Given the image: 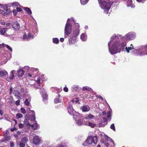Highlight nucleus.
Instances as JSON below:
<instances>
[{"mask_svg":"<svg viewBox=\"0 0 147 147\" xmlns=\"http://www.w3.org/2000/svg\"><path fill=\"white\" fill-rule=\"evenodd\" d=\"M4 135L5 136H7L9 134V131L7 130H6L4 132Z\"/></svg>","mask_w":147,"mask_h":147,"instance_id":"09e8293b","label":"nucleus"},{"mask_svg":"<svg viewBox=\"0 0 147 147\" xmlns=\"http://www.w3.org/2000/svg\"><path fill=\"white\" fill-rule=\"evenodd\" d=\"M10 11H7L5 12L2 10H0V13L5 17H7L10 14Z\"/></svg>","mask_w":147,"mask_h":147,"instance_id":"dca6fc26","label":"nucleus"},{"mask_svg":"<svg viewBox=\"0 0 147 147\" xmlns=\"http://www.w3.org/2000/svg\"><path fill=\"white\" fill-rule=\"evenodd\" d=\"M29 116L28 115H26L25 116V120H24V123L26 125H30V123H26V121L29 119Z\"/></svg>","mask_w":147,"mask_h":147,"instance_id":"393cba45","label":"nucleus"},{"mask_svg":"<svg viewBox=\"0 0 147 147\" xmlns=\"http://www.w3.org/2000/svg\"><path fill=\"white\" fill-rule=\"evenodd\" d=\"M16 10L17 11V12H20V11L22 10V9L20 8L17 7L16 8Z\"/></svg>","mask_w":147,"mask_h":147,"instance_id":"bf43d9fd","label":"nucleus"},{"mask_svg":"<svg viewBox=\"0 0 147 147\" xmlns=\"http://www.w3.org/2000/svg\"><path fill=\"white\" fill-rule=\"evenodd\" d=\"M23 116V115L21 113H18L16 114V118L17 119H19L21 118Z\"/></svg>","mask_w":147,"mask_h":147,"instance_id":"f704fd0d","label":"nucleus"},{"mask_svg":"<svg viewBox=\"0 0 147 147\" xmlns=\"http://www.w3.org/2000/svg\"><path fill=\"white\" fill-rule=\"evenodd\" d=\"M31 126L32 128L34 130L37 129L38 127V125L37 123V122L36 121H34V123L33 125H29Z\"/></svg>","mask_w":147,"mask_h":147,"instance_id":"412c9836","label":"nucleus"},{"mask_svg":"<svg viewBox=\"0 0 147 147\" xmlns=\"http://www.w3.org/2000/svg\"><path fill=\"white\" fill-rule=\"evenodd\" d=\"M20 91L21 93H22V94H24L27 93L26 90L24 89V88H22L20 89Z\"/></svg>","mask_w":147,"mask_h":147,"instance_id":"e433bc0d","label":"nucleus"},{"mask_svg":"<svg viewBox=\"0 0 147 147\" xmlns=\"http://www.w3.org/2000/svg\"><path fill=\"white\" fill-rule=\"evenodd\" d=\"M28 76L30 77L34 78L35 77V76H32V75L30 73H28Z\"/></svg>","mask_w":147,"mask_h":147,"instance_id":"e2e57ef3","label":"nucleus"},{"mask_svg":"<svg viewBox=\"0 0 147 147\" xmlns=\"http://www.w3.org/2000/svg\"><path fill=\"white\" fill-rule=\"evenodd\" d=\"M33 38V36L30 33L28 34L27 36L26 34H24L23 37V40L25 41L29 40L30 39Z\"/></svg>","mask_w":147,"mask_h":147,"instance_id":"9b49d317","label":"nucleus"},{"mask_svg":"<svg viewBox=\"0 0 147 147\" xmlns=\"http://www.w3.org/2000/svg\"><path fill=\"white\" fill-rule=\"evenodd\" d=\"M72 88H73L74 90H76L78 88V87L77 85H74L73 86Z\"/></svg>","mask_w":147,"mask_h":147,"instance_id":"de8ad7c7","label":"nucleus"},{"mask_svg":"<svg viewBox=\"0 0 147 147\" xmlns=\"http://www.w3.org/2000/svg\"><path fill=\"white\" fill-rule=\"evenodd\" d=\"M110 128L114 131H115V128L114 124H112L111 125Z\"/></svg>","mask_w":147,"mask_h":147,"instance_id":"c03bdc74","label":"nucleus"},{"mask_svg":"<svg viewBox=\"0 0 147 147\" xmlns=\"http://www.w3.org/2000/svg\"><path fill=\"white\" fill-rule=\"evenodd\" d=\"M85 124L86 125H88L92 127H94L96 125L94 123H93L90 122H88L87 121Z\"/></svg>","mask_w":147,"mask_h":147,"instance_id":"cd10ccee","label":"nucleus"},{"mask_svg":"<svg viewBox=\"0 0 147 147\" xmlns=\"http://www.w3.org/2000/svg\"><path fill=\"white\" fill-rule=\"evenodd\" d=\"M69 106L67 108L68 111L70 115H75V114H74V113L75 112V111L73 108L72 106V104H71V102H69Z\"/></svg>","mask_w":147,"mask_h":147,"instance_id":"1a4fd4ad","label":"nucleus"},{"mask_svg":"<svg viewBox=\"0 0 147 147\" xmlns=\"http://www.w3.org/2000/svg\"><path fill=\"white\" fill-rule=\"evenodd\" d=\"M20 110L21 112L22 113L25 114L26 113V111L24 108H21Z\"/></svg>","mask_w":147,"mask_h":147,"instance_id":"37998d69","label":"nucleus"},{"mask_svg":"<svg viewBox=\"0 0 147 147\" xmlns=\"http://www.w3.org/2000/svg\"><path fill=\"white\" fill-rule=\"evenodd\" d=\"M16 71L15 70H12L10 72L9 77H7V80L10 81L13 80L14 77V75L16 73Z\"/></svg>","mask_w":147,"mask_h":147,"instance_id":"ddd939ff","label":"nucleus"},{"mask_svg":"<svg viewBox=\"0 0 147 147\" xmlns=\"http://www.w3.org/2000/svg\"><path fill=\"white\" fill-rule=\"evenodd\" d=\"M6 47L11 52L12 51V49L9 46L7 45H6Z\"/></svg>","mask_w":147,"mask_h":147,"instance_id":"a18cd8bd","label":"nucleus"},{"mask_svg":"<svg viewBox=\"0 0 147 147\" xmlns=\"http://www.w3.org/2000/svg\"><path fill=\"white\" fill-rule=\"evenodd\" d=\"M20 100H18L17 101H16V105H17V106H18L19 105L20 103Z\"/></svg>","mask_w":147,"mask_h":147,"instance_id":"3c124183","label":"nucleus"},{"mask_svg":"<svg viewBox=\"0 0 147 147\" xmlns=\"http://www.w3.org/2000/svg\"><path fill=\"white\" fill-rule=\"evenodd\" d=\"M13 92L14 95L17 97H18L20 95V93L18 91L16 90V88L13 90Z\"/></svg>","mask_w":147,"mask_h":147,"instance_id":"a878e982","label":"nucleus"},{"mask_svg":"<svg viewBox=\"0 0 147 147\" xmlns=\"http://www.w3.org/2000/svg\"><path fill=\"white\" fill-rule=\"evenodd\" d=\"M81 3L82 5H85L88 2L89 0H80Z\"/></svg>","mask_w":147,"mask_h":147,"instance_id":"2f4dec72","label":"nucleus"},{"mask_svg":"<svg viewBox=\"0 0 147 147\" xmlns=\"http://www.w3.org/2000/svg\"><path fill=\"white\" fill-rule=\"evenodd\" d=\"M3 114V111L1 110H0V115H2Z\"/></svg>","mask_w":147,"mask_h":147,"instance_id":"338daca9","label":"nucleus"},{"mask_svg":"<svg viewBox=\"0 0 147 147\" xmlns=\"http://www.w3.org/2000/svg\"><path fill=\"white\" fill-rule=\"evenodd\" d=\"M12 26L16 30H19L20 28L19 24L16 21L13 23Z\"/></svg>","mask_w":147,"mask_h":147,"instance_id":"2eb2a0df","label":"nucleus"},{"mask_svg":"<svg viewBox=\"0 0 147 147\" xmlns=\"http://www.w3.org/2000/svg\"><path fill=\"white\" fill-rule=\"evenodd\" d=\"M19 146L20 147H24L25 146V144L21 141L19 143Z\"/></svg>","mask_w":147,"mask_h":147,"instance_id":"58836bf2","label":"nucleus"},{"mask_svg":"<svg viewBox=\"0 0 147 147\" xmlns=\"http://www.w3.org/2000/svg\"><path fill=\"white\" fill-rule=\"evenodd\" d=\"M37 84L39 85H40V79H38L37 80Z\"/></svg>","mask_w":147,"mask_h":147,"instance_id":"4d7b16f0","label":"nucleus"},{"mask_svg":"<svg viewBox=\"0 0 147 147\" xmlns=\"http://www.w3.org/2000/svg\"><path fill=\"white\" fill-rule=\"evenodd\" d=\"M13 14L15 15H16L17 14L18 12L16 10L14 9L13 10Z\"/></svg>","mask_w":147,"mask_h":147,"instance_id":"680f3d73","label":"nucleus"},{"mask_svg":"<svg viewBox=\"0 0 147 147\" xmlns=\"http://www.w3.org/2000/svg\"><path fill=\"white\" fill-rule=\"evenodd\" d=\"M12 5L18 6L19 5V3L18 2H13L11 3Z\"/></svg>","mask_w":147,"mask_h":147,"instance_id":"8fccbe9b","label":"nucleus"},{"mask_svg":"<svg viewBox=\"0 0 147 147\" xmlns=\"http://www.w3.org/2000/svg\"><path fill=\"white\" fill-rule=\"evenodd\" d=\"M81 109L83 112L88 111L90 109L89 107L87 105H84L81 107Z\"/></svg>","mask_w":147,"mask_h":147,"instance_id":"f3484780","label":"nucleus"},{"mask_svg":"<svg viewBox=\"0 0 147 147\" xmlns=\"http://www.w3.org/2000/svg\"><path fill=\"white\" fill-rule=\"evenodd\" d=\"M14 146V143L12 142H10V147H13Z\"/></svg>","mask_w":147,"mask_h":147,"instance_id":"13d9d810","label":"nucleus"},{"mask_svg":"<svg viewBox=\"0 0 147 147\" xmlns=\"http://www.w3.org/2000/svg\"><path fill=\"white\" fill-rule=\"evenodd\" d=\"M60 40L61 42H63L64 40V39L62 38H61Z\"/></svg>","mask_w":147,"mask_h":147,"instance_id":"69168bd1","label":"nucleus"},{"mask_svg":"<svg viewBox=\"0 0 147 147\" xmlns=\"http://www.w3.org/2000/svg\"><path fill=\"white\" fill-rule=\"evenodd\" d=\"M76 100V98L73 99L71 102H71V104H72V103L74 102H75V100Z\"/></svg>","mask_w":147,"mask_h":147,"instance_id":"0e129e2a","label":"nucleus"},{"mask_svg":"<svg viewBox=\"0 0 147 147\" xmlns=\"http://www.w3.org/2000/svg\"><path fill=\"white\" fill-rule=\"evenodd\" d=\"M125 49L127 51V53H129V50H131L132 49H134V47L132 45V44H131L130 45V47H126L125 48Z\"/></svg>","mask_w":147,"mask_h":147,"instance_id":"4be33fe9","label":"nucleus"},{"mask_svg":"<svg viewBox=\"0 0 147 147\" xmlns=\"http://www.w3.org/2000/svg\"><path fill=\"white\" fill-rule=\"evenodd\" d=\"M44 75H43V74L41 76V77L40 78L42 80V81H44L45 80V78H44Z\"/></svg>","mask_w":147,"mask_h":147,"instance_id":"864d4df0","label":"nucleus"},{"mask_svg":"<svg viewBox=\"0 0 147 147\" xmlns=\"http://www.w3.org/2000/svg\"><path fill=\"white\" fill-rule=\"evenodd\" d=\"M105 138L107 140V141H110L111 143H112L113 144H114V142L113 140H112L110 138H109L107 136L105 135Z\"/></svg>","mask_w":147,"mask_h":147,"instance_id":"72a5a7b5","label":"nucleus"},{"mask_svg":"<svg viewBox=\"0 0 147 147\" xmlns=\"http://www.w3.org/2000/svg\"><path fill=\"white\" fill-rule=\"evenodd\" d=\"M110 113L111 115V112L110 111H109L107 113H106V111H104L102 112V114L103 115H105V117L106 119H108V117L107 116V114Z\"/></svg>","mask_w":147,"mask_h":147,"instance_id":"b1692460","label":"nucleus"},{"mask_svg":"<svg viewBox=\"0 0 147 147\" xmlns=\"http://www.w3.org/2000/svg\"><path fill=\"white\" fill-rule=\"evenodd\" d=\"M75 30L74 32H76L77 31H78V34H79V25L78 24L76 23L75 24Z\"/></svg>","mask_w":147,"mask_h":147,"instance_id":"bb28decb","label":"nucleus"},{"mask_svg":"<svg viewBox=\"0 0 147 147\" xmlns=\"http://www.w3.org/2000/svg\"><path fill=\"white\" fill-rule=\"evenodd\" d=\"M97 142V138L96 136H95L92 137L91 136H88L86 140V141L85 143L83 144L84 145H86L85 144L86 143L88 144H91L92 143H94L95 144Z\"/></svg>","mask_w":147,"mask_h":147,"instance_id":"39448f33","label":"nucleus"},{"mask_svg":"<svg viewBox=\"0 0 147 147\" xmlns=\"http://www.w3.org/2000/svg\"><path fill=\"white\" fill-rule=\"evenodd\" d=\"M136 37V34L134 32H129L125 36V38L119 35H114L111 38L110 41L108 43L109 49L110 53L112 55L119 52L126 46V43L125 40H131Z\"/></svg>","mask_w":147,"mask_h":147,"instance_id":"f257e3e1","label":"nucleus"},{"mask_svg":"<svg viewBox=\"0 0 147 147\" xmlns=\"http://www.w3.org/2000/svg\"><path fill=\"white\" fill-rule=\"evenodd\" d=\"M90 89V88L87 86H84L83 88V90H89Z\"/></svg>","mask_w":147,"mask_h":147,"instance_id":"79ce46f5","label":"nucleus"},{"mask_svg":"<svg viewBox=\"0 0 147 147\" xmlns=\"http://www.w3.org/2000/svg\"><path fill=\"white\" fill-rule=\"evenodd\" d=\"M40 142V140L38 136H35L33 138L32 142L35 145L39 144Z\"/></svg>","mask_w":147,"mask_h":147,"instance_id":"f8f14e48","label":"nucleus"},{"mask_svg":"<svg viewBox=\"0 0 147 147\" xmlns=\"http://www.w3.org/2000/svg\"><path fill=\"white\" fill-rule=\"evenodd\" d=\"M6 45L3 43L2 44L0 45V47L1 48H2L3 47H6Z\"/></svg>","mask_w":147,"mask_h":147,"instance_id":"603ef678","label":"nucleus"},{"mask_svg":"<svg viewBox=\"0 0 147 147\" xmlns=\"http://www.w3.org/2000/svg\"><path fill=\"white\" fill-rule=\"evenodd\" d=\"M96 96L98 97L99 98H101L102 100H103V99L102 97L99 95H96Z\"/></svg>","mask_w":147,"mask_h":147,"instance_id":"052dcab7","label":"nucleus"},{"mask_svg":"<svg viewBox=\"0 0 147 147\" xmlns=\"http://www.w3.org/2000/svg\"><path fill=\"white\" fill-rule=\"evenodd\" d=\"M21 141L26 144L28 142V138L25 137L22 138Z\"/></svg>","mask_w":147,"mask_h":147,"instance_id":"c756f323","label":"nucleus"},{"mask_svg":"<svg viewBox=\"0 0 147 147\" xmlns=\"http://www.w3.org/2000/svg\"><path fill=\"white\" fill-rule=\"evenodd\" d=\"M98 3L101 8L107 14L111 7V3L109 0H98Z\"/></svg>","mask_w":147,"mask_h":147,"instance_id":"f03ea898","label":"nucleus"},{"mask_svg":"<svg viewBox=\"0 0 147 147\" xmlns=\"http://www.w3.org/2000/svg\"><path fill=\"white\" fill-rule=\"evenodd\" d=\"M5 136V137L4 138V140H3L2 142L8 141L10 140V137L9 136Z\"/></svg>","mask_w":147,"mask_h":147,"instance_id":"ea45409f","label":"nucleus"},{"mask_svg":"<svg viewBox=\"0 0 147 147\" xmlns=\"http://www.w3.org/2000/svg\"><path fill=\"white\" fill-rule=\"evenodd\" d=\"M77 32V31L75 33L74 32L72 35H71L70 36V37L69 40L70 44H73L76 42V37L78 34Z\"/></svg>","mask_w":147,"mask_h":147,"instance_id":"6e6552de","label":"nucleus"},{"mask_svg":"<svg viewBox=\"0 0 147 147\" xmlns=\"http://www.w3.org/2000/svg\"><path fill=\"white\" fill-rule=\"evenodd\" d=\"M24 69H30L31 71L32 72L33 74H34L36 75V74H37L39 71V70L37 68H31V69L28 66H25Z\"/></svg>","mask_w":147,"mask_h":147,"instance_id":"4468645a","label":"nucleus"},{"mask_svg":"<svg viewBox=\"0 0 147 147\" xmlns=\"http://www.w3.org/2000/svg\"><path fill=\"white\" fill-rule=\"evenodd\" d=\"M136 51L137 55H147V46H142Z\"/></svg>","mask_w":147,"mask_h":147,"instance_id":"423d86ee","label":"nucleus"},{"mask_svg":"<svg viewBox=\"0 0 147 147\" xmlns=\"http://www.w3.org/2000/svg\"><path fill=\"white\" fill-rule=\"evenodd\" d=\"M24 10L27 12L29 14H31L32 13V12L30 10L28 7H24Z\"/></svg>","mask_w":147,"mask_h":147,"instance_id":"c9c22d12","label":"nucleus"},{"mask_svg":"<svg viewBox=\"0 0 147 147\" xmlns=\"http://www.w3.org/2000/svg\"><path fill=\"white\" fill-rule=\"evenodd\" d=\"M42 96L43 98V100L45 102H46L48 100V95L46 92H45L44 94H42Z\"/></svg>","mask_w":147,"mask_h":147,"instance_id":"aec40b11","label":"nucleus"},{"mask_svg":"<svg viewBox=\"0 0 147 147\" xmlns=\"http://www.w3.org/2000/svg\"><path fill=\"white\" fill-rule=\"evenodd\" d=\"M54 101L55 103H57L60 102H61V100L59 98H56L55 99Z\"/></svg>","mask_w":147,"mask_h":147,"instance_id":"a19ab883","label":"nucleus"},{"mask_svg":"<svg viewBox=\"0 0 147 147\" xmlns=\"http://www.w3.org/2000/svg\"><path fill=\"white\" fill-rule=\"evenodd\" d=\"M63 90L66 92H67L68 91V88L66 87H65L63 88Z\"/></svg>","mask_w":147,"mask_h":147,"instance_id":"5fc2aeb1","label":"nucleus"},{"mask_svg":"<svg viewBox=\"0 0 147 147\" xmlns=\"http://www.w3.org/2000/svg\"><path fill=\"white\" fill-rule=\"evenodd\" d=\"M107 116L108 117V119H106L105 117L102 118V121L100 123L99 126L100 127H104V126L107 124V121H110L111 119V115L109 113L107 114Z\"/></svg>","mask_w":147,"mask_h":147,"instance_id":"0eeeda50","label":"nucleus"},{"mask_svg":"<svg viewBox=\"0 0 147 147\" xmlns=\"http://www.w3.org/2000/svg\"><path fill=\"white\" fill-rule=\"evenodd\" d=\"M18 76L19 77H22L24 75L25 71L23 69H20L18 71Z\"/></svg>","mask_w":147,"mask_h":147,"instance_id":"a211bd4d","label":"nucleus"},{"mask_svg":"<svg viewBox=\"0 0 147 147\" xmlns=\"http://www.w3.org/2000/svg\"><path fill=\"white\" fill-rule=\"evenodd\" d=\"M24 125L22 123H20L19 124V127L20 128H22L23 127Z\"/></svg>","mask_w":147,"mask_h":147,"instance_id":"6e6d98bb","label":"nucleus"},{"mask_svg":"<svg viewBox=\"0 0 147 147\" xmlns=\"http://www.w3.org/2000/svg\"><path fill=\"white\" fill-rule=\"evenodd\" d=\"M79 101L78 99V98H76V100H75V103H77Z\"/></svg>","mask_w":147,"mask_h":147,"instance_id":"774afa93","label":"nucleus"},{"mask_svg":"<svg viewBox=\"0 0 147 147\" xmlns=\"http://www.w3.org/2000/svg\"><path fill=\"white\" fill-rule=\"evenodd\" d=\"M32 112L33 113V115H32L31 116H30L29 117V119H30V120L31 121H34H34H35V115L34 114V111H32Z\"/></svg>","mask_w":147,"mask_h":147,"instance_id":"5701e85b","label":"nucleus"},{"mask_svg":"<svg viewBox=\"0 0 147 147\" xmlns=\"http://www.w3.org/2000/svg\"><path fill=\"white\" fill-rule=\"evenodd\" d=\"M0 7L3 8L5 12L7 11H10L8 9V8L7 7L1 4H0Z\"/></svg>","mask_w":147,"mask_h":147,"instance_id":"473e14b6","label":"nucleus"},{"mask_svg":"<svg viewBox=\"0 0 147 147\" xmlns=\"http://www.w3.org/2000/svg\"><path fill=\"white\" fill-rule=\"evenodd\" d=\"M73 118L75 120L76 123L78 125H86L85 121L84 119L82 118L80 115L78 113H75L73 115Z\"/></svg>","mask_w":147,"mask_h":147,"instance_id":"7ed1b4c3","label":"nucleus"},{"mask_svg":"<svg viewBox=\"0 0 147 147\" xmlns=\"http://www.w3.org/2000/svg\"><path fill=\"white\" fill-rule=\"evenodd\" d=\"M45 92H46L43 88H41L40 90V93L42 95V94H44Z\"/></svg>","mask_w":147,"mask_h":147,"instance_id":"49530a36","label":"nucleus"},{"mask_svg":"<svg viewBox=\"0 0 147 147\" xmlns=\"http://www.w3.org/2000/svg\"><path fill=\"white\" fill-rule=\"evenodd\" d=\"M87 35L86 33H82L80 36V39L83 41H85L87 39Z\"/></svg>","mask_w":147,"mask_h":147,"instance_id":"6ab92c4d","label":"nucleus"},{"mask_svg":"<svg viewBox=\"0 0 147 147\" xmlns=\"http://www.w3.org/2000/svg\"><path fill=\"white\" fill-rule=\"evenodd\" d=\"M70 21L71 20L69 19H68L65 25L64 30V37L65 38H66L71 32L72 26L70 23Z\"/></svg>","mask_w":147,"mask_h":147,"instance_id":"20e7f679","label":"nucleus"},{"mask_svg":"<svg viewBox=\"0 0 147 147\" xmlns=\"http://www.w3.org/2000/svg\"><path fill=\"white\" fill-rule=\"evenodd\" d=\"M8 73L5 70L0 71V76L3 78H5L7 80Z\"/></svg>","mask_w":147,"mask_h":147,"instance_id":"9d476101","label":"nucleus"},{"mask_svg":"<svg viewBox=\"0 0 147 147\" xmlns=\"http://www.w3.org/2000/svg\"><path fill=\"white\" fill-rule=\"evenodd\" d=\"M94 117V116L93 115L91 114H89L86 116L85 118L86 119H92Z\"/></svg>","mask_w":147,"mask_h":147,"instance_id":"c85d7f7f","label":"nucleus"},{"mask_svg":"<svg viewBox=\"0 0 147 147\" xmlns=\"http://www.w3.org/2000/svg\"><path fill=\"white\" fill-rule=\"evenodd\" d=\"M53 42L55 44H57L59 42L58 39L57 38H53Z\"/></svg>","mask_w":147,"mask_h":147,"instance_id":"4c0bfd02","label":"nucleus"},{"mask_svg":"<svg viewBox=\"0 0 147 147\" xmlns=\"http://www.w3.org/2000/svg\"><path fill=\"white\" fill-rule=\"evenodd\" d=\"M31 100L30 98H28V99H26L25 101V104L26 105H28Z\"/></svg>","mask_w":147,"mask_h":147,"instance_id":"7c9ffc66","label":"nucleus"}]
</instances>
